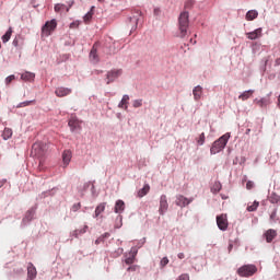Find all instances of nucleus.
I'll return each instance as SVG.
<instances>
[{"label": "nucleus", "mask_w": 280, "mask_h": 280, "mask_svg": "<svg viewBox=\"0 0 280 280\" xmlns=\"http://www.w3.org/2000/svg\"><path fill=\"white\" fill-rule=\"evenodd\" d=\"M178 30L180 38L187 36V30H189V12L184 11L178 18Z\"/></svg>", "instance_id": "1"}, {"label": "nucleus", "mask_w": 280, "mask_h": 280, "mask_svg": "<svg viewBox=\"0 0 280 280\" xmlns=\"http://www.w3.org/2000/svg\"><path fill=\"white\" fill-rule=\"evenodd\" d=\"M229 139H231V136L229 133H225L222 137H220L217 141L213 142L210 149V153L218 154L222 152V150L226 148V143H229Z\"/></svg>", "instance_id": "2"}, {"label": "nucleus", "mask_w": 280, "mask_h": 280, "mask_svg": "<svg viewBox=\"0 0 280 280\" xmlns=\"http://www.w3.org/2000/svg\"><path fill=\"white\" fill-rule=\"evenodd\" d=\"M257 272V266L244 265L237 269L238 277H253Z\"/></svg>", "instance_id": "3"}, {"label": "nucleus", "mask_w": 280, "mask_h": 280, "mask_svg": "<svg viewBox=\"0 0 280 280\" xmlns=\"http://www.w3.org/2000/svg\"><path fill=\"white\" fill-rule=\"evenodd\" d=\"M58 27V22L56 20L47 21L42 27V36H51V33Z\"/></svg>", "instance_id": "4"}, {"label": "nucleus", "mask_w": 280, "mask_h": 280, "mask_svg": "<svg viewBox=\"0 0 280 280\" xmlns=\"http://www.w3.org/2000/svg\"><path fill=\"white\" fill-rule=\"evenodd\" d=\"M31 154H33V156H37L38 159H40V156H44L45 154L44 144L42 142H35L32 147Z\"/></svg>", "instance_id": "5"}, {"label": "nucleus", "mask_w": 280, "mask_h": 280, "mask_svg": "<svg viewBox=\"0 0 280 280\" xmlns=\"http://www.w3.org/2000/svg\"><path fill=\"white\" fill-rule=\"evenodd\" d=\"M167 209H170V203H167V196L162 195L160 197V208H159L160 215H165V213H167Z\"/></svg>", "instance_id": "6"}, {"label": "nucleus", "mask_w": 280, "mask_h": 280, "mask_svg": "<svg viewBox=\"0 0 280 280\" xmlns=\"http://www.w3.org/2000/svg\"><path fill=\"white\" fill-rule=\"evenodd\" d=\"M217 224H218L220 231H226V229H229V220L226 219V214L218 215Z\"/></svg>", "instance_id": "7"}, {"label": "nucleus", "mask_w": 280, "mask_h": 280, "mask_svg": "<svg viewBox=\"0 0 280 280\" xmlns=\"http://www.w3.org/2000/svg\"><path fill=\"white\" fill-rule=\"evenodd\" d=\"M121 73H122L121 69H118V70L114 69V70L108 71L107 75H106L107 84L109 82H115V80H117V78H119V75H121Z\"/></svg>", "instance_id": "8"}, {"label": "nucleus", "mask_w": 280, "mask_h": 280, "mask_svg": "<svg viewBox=\"0 0 280 280\" xmlns=\"http://www.w3.org/2000/svg\"><path fill=\"white\" fill-rule=\"evenodd\" d=\"M264 30L261 27L256 28L254 32L246 33V36L249 40H257L261 38Z\"/></svg>", "instance_id": "9"}, {"label": "nucleus", "mask_w": 280, "mask_h": 280, "mask_svg": "<svg viewBox=\"0 0 280 280\" xmlns=\"http://www.w3.org/2000/svg\"><path fill=\"white\" fill-rule=\"evenodd\" d=\"M194 199H188L187 197L183 195H178L176 199L177 207H187V205H191Z\"/></svg>", "instance_id": "10"}, {"label": "nucleus", "mask_w": 280, "mask_h": 280, "mask_svg": "<svg viewBox=\"0 0 280 280\" xmlns=\"http://www.w3.org/2000/svg\"><path fill=\"white\" fill-rule=\"evenodd\" d=\"M90 60L91 62L97 63L100 62V56L97 55V43H95L90 51Z\"/></svg>", "instance_id": "11"}, {"label": "nucleus", "mask_w": 280, "mask_h": 280, "mask_svg": "<svg viewBox=\"0 0 280 280\" xmlns=\"http://www.w3.org/2000/svg\"><path fill=\"white\" fill-rule=\"evenodd\" d=\"M254 104H256V106H259V108H266V106H269L270 104V96L256 98L254 100Z\"/></svg>", "instance_id": "12"}, {"label": "nucleus", "mask_w": 280, "mask_h": 280, "mask_svg": "<svg viewBox=\"0 0 280 280\" xmlns=\"http://www.w3.org/2000/svg\"><path fill=\"white\" fill-rule=\"evenodd\" d=\"M57 97H67V95H71V89L69 88H57L55 91Z\"/></svg>", "instance_id": "13"}, {"label": "nucleus", "mask_w": 280, "mask_h": 280, "mask_svg": "<svg viewBox=\"0 0 280 280\" xmlns=\"http://www.w3.org/2000/svg\"><path fill=\"white\" fill-rule=\"evenodd\" d=\"M264 236H265L266 242L268 244H270V242H272V240H275V237H277V230L269 229L265 232Z\"/></svg>", "instance_id": "14"}, {"label": "nucleus", "mask_w": 280, "mask_h": 280, "mask_svg": "<svg viewBox=\"0 0 280 280\" xmlns=\"http://www.w3.org/2000/svg\"><path fill=\"white\" fill-rule=\"evenodd\" d=\"M192 95H194L195 102H200V98L202 97V86L200 85L195 86L192 90Z\"/></svg>", "instance_id": "15"}, {"label": "nucleus", "mask_w": 280, "mask_h": 280, "mask_svg": "<svg viewBox=\"0 0 280 280\" xmlns=\"http://www.w3.org/2000/svg\"><path fill=\"white\" fill-rule=\"evenodd\" d=\"M37 275L36 267L33 264H28L27 267V280H34Z\"/></svg>", "instance_id": "16"}, {"label": "nucleus", "mask_w": 280, "mask_h": 280, "mask_svg": "<svg viewBox=\"0 0 280 280\" xmlns=\"http://www.w3.org/2000/svg\"><path fill=\"white\" fill-rule=\"evenodd\" d=\"M71 159H72L71 151H69V150L63 151L62 161H63L65 167H67V165H69V163H71Z\"/></svg>", "instance_id": "17"}, {"label": "nucleus", "mask_w": 280, "mask_h": 280, "mask_svg": "<svg viewBox=\"0 0 280 280\" xmlns=\"http://www.w3.org/2000/svg\"><path fill=\"white\" fill-rule=\"evenodd\" d=\"M104 211H106V202H102L95 208L94 218H100Z\"/></svg>", "instance_id": "18"}, {"label": "nucleus", "mask_w": 280, "mask_h": 280, "mask_svg": "<svg viewBox=\"0 0 280 280\" xmlns=\"http://www.w3.org/2000/svg\"><path fill=\"white\" fill-rule=\"evenodd\" d=\"M36 78V74L34 72H24L21 75V80H24L25 82H32Z\"/></svg>", "instance_id": "19"}, {"label": "nucleus", "mask_w": 280, "mask_h": 280, "mask_svg": "<svg viewBox=\"0 0 280 280\" xmlns=\"http://www.w3.org/2000/svg\"><path fill=\"white\" fill-rule=\"evenodd\" d=\"M130 101V96L124 95L120 103L118 104V108H125V110H128V102Z\"/></svg>", "instance_id": "20"}, {"label": "nucleus", "mask_w": 280, "mask_h": 280, "mask_svg": "<svg viewBox=\"0 0 280 280\" xmlns=\"http://www.w3.org/2000/svg\"><path fill=\"white\" fill-rule=\"evenodd\" d=\"M124 209H126V203L124 200H117L114 209L115 213H121Z\"/></svg>", "instance_id": "21"}, {"label": "nucleus", "mask_w": 280, "mask_h": 280, "mask_svg": "<svg viewBox=\"0 0 280 280\" xmlns=\"http://www.w3.org/2000/svg\"><path fill=\"white\" fill-rule=\"evenodd\" d=\"M253 93H255L254 90L245 91L238 96V100H242V102H246V100H249L253 96Z\"/></svg>", "instance_id": "22"}, {"label": "nucleus", "mask_w": 280, "mask_h": 280, "mask_svg": "<svg viewBox=\"0 0 280 280\" xmlns=\"http://www.w3.org/2000/svg\"><path fill=\"white\" fill-rule=\"evenodd\" d=\"M150 194V185L147 184L142 189L138 190V198H143V196H148Z\"/></svg>", "instance_id": "23"}, {"label": "nucleus", "mask_w": 280, "mask_h": 280, "mask_svg": "<svg viewBox=\"0 0 280 280\" xmlns=\"http://www.w3.org/2000/svg\"><path fill=\"white\" fill-rule=\"evenodd\" d=\"M89 231V225H84L82 229H78L73 232V237L79 238L80 235H84Z\"/></svg>", "instance_id": "24"}, {"label": "nucleus", "mask_w": 280, "mask_h": 280, "mask_svg": "<svg viewBox=\"0 0 280 280\" xmlns=\"http://www.w3.org/2000/svg\"><path fill=\"white\" fill-rule=\"evenodd\" d=\"M259 16V13L255 10H250L246 13V21H255Z\"/></svg>", "instance_id": "25"}, {"label": "nucleus", "mask_w": 280, "mask_h": 280, "mask_svg": "<svg viewBox=\"0 0 280 280\" xmlns=\"http://www.w3.org/2000/svg\"><path fill=\"white\" fill-rule=\"evenodd\" d=\"M71 7H67L66 4H56L55 12H69Z\"/></svg>", "instance_id": "26"}, {"label": "nucleus", "mask_w": 280, "mask_h": 280, "mask_svg": "<svg viewBox=\"0 0 280 280\" xmlns=\"http://www.w3.org/2000/svg\"><path fill=\"white\" fill-rule=\"evenodd\" d=\"M269 201L271 202V205H277L278 202H280V196L277 195V192H271V195L269 196Z\"/></svg>", "instance_id": "27"}, {"label": "nucleus", "mask_w": 280, "mask_h": 280, "mask_svg": "<svg viewBox=\"0 0 280 280\" xmlns=\"http://www.w3.org/2000/svg\"><path fill=\"white\" fill-rule=\"evenodd\" d=\"M222 189V184L220 182H215L213 186L211 187L212 194H219Z\"/></svg>", "instance_id": "28"}, {"label": "nucleus", "mask_w": 280, "mask_h": 280, "mask_svg": "<svg viewBox=\"0 0 280 280\" xmlns=\"http://www.w3.org/2000/svg\"><path fill=\"white\" fill-rule=\"evenodd\" d=\"M11 137H12V129L4 128L2 132V138L4 139V141H8V139H10Z\"/></svg>", "instance_id": "29"}, {"label": "nucleus", "mask_w": 280, "mask_h": 280, "mask_svg": "<svg viewBox=\"0 0 280 280\" xmlns=\"http://www.w3.org/2000/svg\"><path fill=\"white\" fill-rule=\"evenodd\" d=\"M12 38V27H10L7 33L2 36V42L8 43Z\"/></svg>", "instance_id": "30"}, {"label": "nucleus", "mask_w": 280, "mask_h": 280, "mask_svg": "<svg viewBox=\"0 0 280 280\" xmlns=\"http://www.w3.org/2000/svg\"><path fill=\"white\" fill-rule=\"evenodd\" d=\"M68 126H70V128H73V129L78 128V118L71 117L68 122Z\"/></svg>", "instance_id": "31"}, {"label": "nucleus", "mask_w": 280, "mask_h": 280, "mask_svg": "<svg viewBox=\"0 0 280 280\" xmlns=\"http://www.w3.org/2000/svg\"><path fill=\"white\" fill-rule=\"evenodd\" d=\"M258 208H259V202L254 201L253 205L247 207V211H249V212L257 211Z\"/></svg>", "instance_id": "32"}, {"label": "nucleus", "mask_w": 280, "mask_h": 280, "mask_svg": "<svg viewBox=\"0 0 280 280\" xmlns=\"http://www.w3.org/2000/svg\"><path fill=\"white\" fill-rule=\"evenodd\" d=\"M205 140H206L205 132H202V133L196 139V141H197V143H198L199 145H205Z\"/></svg>", "instance_id": "33"}, {"label": "nucleus", "mask_w": 280, "mask_h": 280, "mask_svg": "<svg viewBox=\"0 0 280 280\" xmlns=\"http://www.w3.org/2000/svg\"><path fill=\"white\" fill-rule=\"evenodd\" d=\"M31 104H34V101H25L20 103L16 107L18 108H25V106H31Z\"/></svg>", "instance_id": "34"}, {"label": "nucleus", "mask_w": 280, "mask_h": 280, "mask_svg": "<svg viewBox=\"0 0 280 280\" xmlns=\"http://www.w3.org/2000/svg\"><path fill=\"white\" fill-rule=\"evenodd\" d=\"M129 21H130V23L133 24L131 30H137V25L139 24V19L133 16V18H130Z\"/></svg>", "instance_id": "35"}, {"label": "nucleus", "mask_w": 280, "mask_h": 280, "mask_svg": "<svg viewBox=\"0 0 280 280\" xmlns=\"http://www.w3.org/2000/svg\"><path fill=\"white\" fill-rule=\"evenodd\" d=\"M141 106H143V100L133 101V108H141Z\"/></svg>", "instance_id": "36"}, {"label": "nucleus", "mask_w": 280, "mask_h": 280, "mask_svg": "<svg viewBox=\"0 0 280 280\" xmlns=\"http://www.w3.org/2000/svg\"><path fill=\"white\" fill-rule=\"evenodd\" d=\"M125 264H127V266H130V265L135 264V255H131V256L127 257L125 259Z\"/></svg>", "instance_id": "37"}, {"label": "nucleus", "mask_w": 280, "mask_h": 280, "mask_svg": "<svg viewBox=\"0 0 280 280\" xmlns=\"http://www.w3.org/2000/svg\"><path fill=\"white\" fill-rule=\"evenodd\" d=\"M170 264V259L167 257L162 258L160 266L162 268H165V266H167Z\"/></svg>", "instance_id": "38"}, {"label": "nucleus", "mask_w": 280, "mask_h": 280, "mask_svg": "<svg viewBox=\"0 0 280 280\" xmlns=\"http://www.w3.org/2000/svg\"><path fill=\"white\" fill-rule=\"evenodd\" d=\"M15 79H16V77H14V74L7 77L5 84H10V83L14 82Z\"/></svg>", "instance_id": "39"}, {"label": "nucleus", "mask_w": 280, "mask_h": 280, "mask_svg": "<svg viewBox=\"0 0 280 280\" xmlns=\"http://www.w3.org/2000/svg\"><path fill=\"white\" fill-rule=\"evenodd\" d=\"M84 21L85 23L91 21V19H93V13L92 12H88L85 15H84Z\"/></svg>", "instance_id": "40"}, {"label": "nucleus", "mask_w": 280, "mask_h": 280, "mask_svg": "<svg viewBox=\"0 0 280 280\" xmlns=\"http://www.w3.org/2000/svg\"><path fill=\"white\" fill-rule=\"evenodd\" d=\"M255 187V183L252 182V180H248L247 184H246V189L250 190Z\"/></svg>", "instance_id": "41"}, {"label": "nucleus", "mask_w": 280, "mask_h": 280, "mask_svg": "<svg viewBox=\"0 0 280 280\" xmlns=\"http://www.w3.org/2000/svg\"><path fill=\"white\" fill-rule=\"evenodd\" d=\"M177 280H189V276L187 273L180 275Z\"/></svg>", "instance_id": "42"}, {"label": "nucleus", "mask_w": 280, "mask_h": 280, "mask_svg": "<svg viewBox=\"0 0 280 280\" xmlns=\"http://www.w3.org/2000/svg\"><path fill=\"white\" fill-rule=\"evenodd\" d=\"M75 27H78V23L72 22V23L70 24V30H75Z\"/></svg>", "instance_id": "43"}, {"label": "nucleus", "mask_w": 280, "mask_h": 280, "mask_svg": "<svg viewBox=\"0 0 280 280\" xmlns=\"http://www.w3.org/2000/svg\"><path fill=\"white\" fill-rule=\"evenodd\" d=\"M27 218H28V220H32V218H34V213L32 211H28L27 212Z\"/></svg>", "instance_id": "44"}, {"label": "nucleus", "mask_w": 280, "mask_h": 280, "mask_svg": "<svg viewBox=\"0 0 280 280\" xmlns=\"http://www.w3.org/2000/svg\"><path fill=\"white\" fill-rule=\"evenodd\" d=\"M5 183H8V180H7V179H2V180H0V188H1V187H3V185H5Z\"/></svg>", "instance_id": "45"}, {"label": "nucleus", "mask_w": 280, "mask_h": 280, "mask_svg": "<svg viewBox=\"0 0 280 280\" xmlns=\"http://www.w3.org/2000/svg\"><path fill=\"white\" fill-rule=\"evenodd\" d=\"M13 45H14V47H19V39H13Z\"/></svg>", "instance_id": "46"}, {"label": "nucleus", "mask_w": 280, "mask_h": 280, "mask_svg": "<svg viewBox=\"0 0 280 280\" xmlns=\"http://www.w3.org/2000/svg\"><path fill=\"white\" fill-rule=\"evenodd\" d=\"M228 250H229V253H231V250H233V243L229 244Z\"/></svg>", "instance_id": "47"}, {"label": "nucleus", "mask_w": 280, "mask_h": 280, "mask_svg": "<svg viewBox=\"0 0 280 280\" xmlns=\"http://www.w3.org/2000/svg\"><path fill=\"white\" fill-rule=\"evenodd\" d=\"M177 257H178V259H183V258L185 257V254H184V253H179V254L177 255Z\"/></svg>", "instance_id": "48"}, {"label": "nucleus", "mask_w": 280, "mask_h": 280, "mask_svg": "<svg viewBox=\"0 0 280 280\" xmlns=\"http://www.w3.org/2000/svg\"><path fill=\"white\" fill-rule=\"evenodd\" d=\"M280 65V57L276 59V67H279Z\"/></svg>", "instance_id": "49"}, {"label": "nucleus", "mask_w": 280, "mask_h": 280, "mask_svg": "<svg viewBox=\"0 0 280 280\" xmlns=\"http://www.w3.org/2000/svg\"><path fill=\"white\" fill-rule=\"evenodd\" d=\"M74 211H78V209H80V203H78L77 206H73Z\"/></svg>", "instance_id": "50"}, {"label": "nucleus", "mask_w": 280, "mask_h": 280, "mask_svg": "<svg viewBox=\"0 0 280 280\" xmlns=\"http://www.w3.org/2000/svg\"><path fill=\"white\" fill-rule=\"evenodd\" d=\"M245 135H250V129H247Z\"/></svg>", "instance_id": "51"}, {"label": "nucleus", "mask_w": 280, "mask_h": 280, "mask_svg": "<svg viewBox=\"0 0 280 280\" xmlns=\"http://www.w3.org/2000/svg\"><path fill=\"white\" fill-rule=\"evenodd\" d=\"M154 14H159V9H154Z\"/></svg>", "instance_id": "52"}, {"label": "nucleus", "mask_w": 280, "mask_h": 280, "mask_svg": "<svg viewBox=\"0 0 280 280\" xmlns=\"http://www.w3.org/2000/svg\"><path fill=\"white\" fill-rule=\"evenodd\" d=\"M128 270H135V267H129Z\"/></svg>", "instance_id": "53"}, {"label": "nucleus", "mask_w": 280, "mask_h": 280, "mask_svg": "<svg viewBox=\"0 0 280 280\" xmlns=\"http://www.w3.org/2000/svg\"><path fill=\"white\" fill-rule=\"evenodd\" d=\"M100 2L104 1V0H98Z\"/></svg>", "instance_id": "54"}]
</instances>
